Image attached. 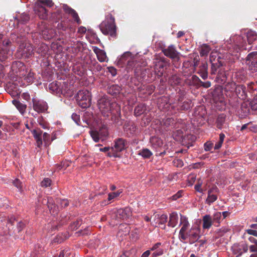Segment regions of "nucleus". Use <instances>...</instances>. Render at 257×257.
<instances>
[{
  "instance_id": "6ab92c4d",
  "label": "nucleus",
  "mask_w": 257,
  "mask_h": 257,
  "mask_svg": "<svg viewBox=\"0 0 257 257\" xmlns=\"http://www.w3.org/2000/svg\"><path fill=\"white\" fill-rule=\"evenodd\" d=\"M180 225L181 226V229L179 231V235H181L182 233L187 231L190 226V223L188 220L186 216L181 215H180Z\"/></svg>"
},
{
  "instance_id": "052dcab7",
  "label": "nucleus",
  "mask_w": 257,
  "mask_h": 257,
  "mask_svg": "<svg viewBox=\"0 0 257 257\" xmlns=\"http://www.w3.org/2000/svg\"><path fill=\"white\" fill-rule=\"evenodd\" d=\"M86 28L84 27H82V26L79 27L78 29V33H81V34H84L86 32Z\"/></svg>"
},
{
  "instance_id": "338daca9",
  "label": "nucleus",
  "mask_w": 257,
  "mask_h": 257,
  "mask_svg": "<svg viewBox=\"0 0 257 257\" xmlns=\"http://www.w3.org/2000/svg\"><path fill=\"white\" fill-rule=\"evenodd\" d=\"M161 245V243H159V242H158L157 243H156L155 244H154L153 247L151 248V250H155L157 248H158L159 247V246Z\"/></svg>"
},
{
  "instance_id": "7ed1b4c3",
  "label": "nucleus",
  "mask_w": 257,
  "mask_h": 257,
  "mask_svg": "<svg viewBox=\"0 0 257 257\" xmlns=\"http://www.w3.org/2000/svg\"><path fill=\"white\" fill-rule=\"evenodd\" d=\"M200 233V228L197 226H193L190 229H188L181 235H179V238L181 241H187L190 244H192L199 239Z\"/></svg>"
},
{
  "instance_id": "412c9836",
  "label": "nucleus",
  "mask_w": 257,
  "mask_h": 257,
  "mask_svg": "<svg viewBox=\"0 0 257 257\" xmlns=\"http://www.w3.org/2000/svg\"><path fill=\"white\" fill-rule=\"evenodd\" d=\"M33 108L39 113L43 112L47 109V105L44 102L35 101H33Z\"/></svg>"
},
{
  "instance_id": "a19ab883",
  "label": "nucleus",
  "mask_w": 257,
  "mask_h": 257,
  "mask_svg": "<svg viewBox=\"0 0 257 257\" xmlns=\"http://www.w3.org/2000/svg\"><path fill=\"white\" fill-rule=\"evenodd\" d=\"M51 185V180L48 178H44L41 183V185L43 187H48Z\"/></svg>"
},
{
  "instance_id": "ddd939ff",
  "label": "nucleus",
  "mask_w": 257,
  "mask_h": 257,
  "mask_svg": "<svg viewBox=\"0 0 257 257\" xmlns=\"http://www.w3.org/2000/svg\"><path fill=\"white\" fill-rule=\"evenodd\" d=\"M218 189L216 186H213L210 188L207 192V197L205 200V203L210 205L217 199V194Z\"/></svg>"
},
{
  "instance_id": "e433bc0d",
  "label": "nucleus",
  "mask_w": 257,
  "mask_h": 257,
  "mask_svg": "<svg viewBox=\"0 0 257 257\" xmlns=\"http://www.w3.org/2000/svg\"><path fill=\"white\" fill-rule=\"evenodd\" d=\"M57 203L59 204L60 207L63 208L69 205V201L67 199H57Z\"/></svg>"
},
{
  "instance_id": "423d86ee",
  "label": "nucleus",
  "mask_w": 257,
  "mask_h": 257,
  "mask_svg": "<svg viewBox=\"0 0 257 257\" xmlns=\"http://www.w3.org/2000/svg\"><path fill=\"white\" fill-rule=\"evenodd\" d=\"M131 214V210L128 207L120 208L115 211L111 216L113 225H117L121 220L128 218Z\"/></svg>"
},
{
  "instance_id": "6e6d98bb",
  "label": "nucleus",
  "mask_w": 257,
  "mask_h": 257,
  "mask_svg": "<svg viewBox=\"0 0 257 257\" xmlns=\"http://www.w3.org/2000/svg\"><path fill=\"white\" fill-rule=\"evenodd\" d=\"M182 196V191H178L175 195L172 196V200H176Z\"/></svg>"
},
{
  "instance_id": "a18cd8bd",
  "label": "nucleus",
  "mask_w": 257,
  "mask_h": 257,
  "mask_svg": "<svg viewBox=\"0 0 257 257\" xmlns=\"http://www.w3.org/2000/svg\"><path fill=\"white\" fill-rule=\"evenodd\" d=\"M20 19H21V21L23 23H26V22H27L29 20L30 17L28 14H23L21 15Z\"/></svg>"
},
{
  "instance_id": "0e129e2a",
  "label": "nucleus",
  "mask_w": 257,
  "mask_h": 257,
  "mask_svg": "<svg viewBox=\"0 0 257 257\" xmlns=\"http://www.w3.org/2000/svg\"><path fill=\"white\" fill-rule=\"evenodd\" d=\"M58 27L59 29H62L63 30H65L66 29L67 26H63L62 23L59 24L58 25Z\"/></svg>"
},
{
  "instance_id": "1a4fd4ad",
  "label": "nucleus",
  "mask_w": 257,
  "mask_h": 257,
  "mask_svg": "<svg viewBox=\"0 0 257 257\" xmlns=\"http://www.w3.org/2000/svg\"><path fill=\"white\" fill-rule=\"evenodd\" d=\"M230 87L232 89V90H230L232 91L233 90H234L236 95L239 98L244 99L245 98V88L243 85H236L235 83H228L227 85H226L225 89H229Z\"/></svg>"
},
{
  "instance_id": "4468645a",
  "label": "nucleus",
  "mask_w": 257,
  "mask_h": 257,
  "mask_svg": "<svg viewBox=\"0 0 257 257\" xmlns=\"http://www.w3.org/2000/svg\"><path fill=\"white\" fill-rule=\"evenodd\" d=\"M33 48L30 43H23L20 46L18 51L22 56L29 57L33 54Z\"/></svg>"
},
{
  "instance_id": "8fccbe9b",
  "label": "nucleus",
  "mask_w": 257,
  "mask_h": 257,
  "mask_svg": "<svg viewBox=\"0 0 257 257\" xmlns=\"http://www.w3.org/2000/svg\"><path fill=\"white\" fill-rule=\"evenodd\" d=\"M217 78H220L221 82H224L226 80V75L223 72H219L218 74Z\"/></svg>"
},
{
  "instance_id": "9d476101",
  "label": "nucleus",
  "mask_w": 257,
  "mask_h": 257,
  "mask_svg": "<svg viewBox=\"0 0 257 257\" xmlns=\"http://www.w3.org/2000/svg\"><path fill=\"white\" fill-rule=\"evenodd\" d=\"M169 65V62L164 58L158 60L156 63L155 68V73L157 76L159 77L162 76L165 72V67Z\"/></svg>"
},
{
  "instance_id": "0eeeda50",
  "label": "nucleus",
  "mask_w": 257,
  "mask_h": 257,
  "mask_svg": "<svg viewBox=\"0 0 257 257\" xmlns=\"http://www.w3.org/2000/svg\"><path fill=\"white\" fill-rule=\"evenodd\" d=\"M126 145L127 143L123 139L118 138L116 139L114 141V146L111 147V151H109L108 153V156L115 158L119 157L118 153L124 150Z\"/></svg>"
},
{
  "instance_id": "49530a36",
  "label": "nucleus",
  "mask_w": 257,
  "mask_h": 257,
  "mask_svg": "<svg viewBox=\"0 0 257 257\" xmlns=\"http://www.w3.org/2000/svg\"><path fill=\"white\" fill-rule=\"evenodd\" d=\"M13 184L20 190H21L22 188V183L18 179H16L13 181Z\"/></svg>"
},
{
  "instance_id": "13d9d810",
  "label": "nucleus",
  "mask_w": 257,
  "mask_h": 257,
  "mask_svg": "<svg viewBox=\"0 0 257 257\" xmlns=\"http://www.w3.org/2000/svg\"><path fill=\"white\" fill-rule=\"evenodd\" d=\"M99 151L103 152H107L111 151V147H104L103 148H100Z\"/></svg>"
},
{
  "instance_id": "72a5a7b5",
  "label": "nucleus",
  "mask_w": 257,
  "mask_h": 257,
  "mask_svg": "<svg viewBox=\"0 0 257 257\" xmlns=\"http://www.w3.org/2000/svg\"><path fill=\"white\" fill-rule=\"evenodd\" d=\"M139 155L144 158H149L152 155V153L148 149H143L140 151Z\"/></svg>"
},
{
  "instance_id": "dca6fc26",
  "label": "nucleus",
  "mask_w": 257,
  "mask_h": 257,
  "mask_svg": "<svg viewBox=\"0 0 257 257\" xmlns=\"http://www.w3.org/2000/svg\"><path fill=\"white\" fill-rule=\"evenodd\" d=\"M247 60L251 61L249 65V69L253 72L257 71V52H253L248 55Z\"/></svg>"
},
{
  "instance_id": "6e6552de",
  "label": "nucleus",
  "mask_w": 257,
  "mask_h": 257,
  "mask_svg": "<svg viewBox=\"0 0 257 257\" xmlns=\"http://www.w3.org/2000/svg\"><path fill=\"white\" fill-rule=\"evenodd\" d=\"M90 92L87 90H82L78 91L77 94V100L79 105L82 108L88 107L91 104Z\"/></svg>"
},
{
  "instance_id": "473e14b6",
  "label": "nucleus",
  "mask_w": 257,
  "mask_h": 257,
  "mask_svg": "<svg viewBox=\"0 0 257 257\" xmlns=\"http://www.w3.org/2000/svg\"><path fill=\"white\" fill-rule=\"evenodd\" d=\"M210 50L209 46L206 44L203 45L202 46L200 51V56L202 57L207 56Z\"/></svg>"
},
{
  "instance_id": "b1692460",
  "label": "nucleus",
  "mask_w": 257,
  "mask_h": 257,
  "mask_svg": "<svg viewBox=\"0 0 257 257\" xmlns=\"http://www.w3.org/2000/svg\"><path fill=\"white\" fill-rule=\"evenodd\" d=\"M203 228L209 229L212 224V218L209 215H205L203 217Z\"/></svg>"
},
{
  "instance_id": "f257e3e1",
  "label": "nucleus",
  "mask_w": 257,
  "mask_h": 257,
  "mask_svg": "<svg viewBox=\"0 0 257 257\" xmlns=\"http://www.w3.org/2000/svg\"><path fill=\"white\" fill-rule=\"evenodd\" d=\"M99 28L104 35H109L113 38L116 37L115 19L112 14H108L106 16L105 19L100 24Z\"/></svg>"
},
{
  "instance_id": "c85d7f7f",
  "label": "nucleus",
  "mask_w": 257,
  "mask_h": 257,
  "mask_svg": "<svg viewBox=\"0 0 257 257\" xmlns=\"http://www.w3.org/2000/svg\"><path fill=\"white\" fill-rule=\"evenodd\" d=\"M150 142L152 146L156 149L161 147L163 145L162 140L161 139L155 137H153L151 138Z\"/></svg>"
},
{
  "instance_id": "c03bdc74",
  "label": "nucleus",
  "mask_w": 257,
  "mask_h": 257,
  "mask_svg": "<svg viewBox=\"0 0 257 257\" xmlns=\"http://www.w3.org/2000/svg\"><path fill=\"white\" fill-rule=\"evenodd\" d=\"M72 119L78 125L80 124V116L75 113H73L71 116Z\"/></svg>"
},
{
  "instance_id": "ea45409f",
  "label": "nucleus",
  "mask_w": 257,
  "mask_h": 257,
  "mask_svg": "<svg viewBox=\"0 0 257 257\" xmlns=\"http://www.w3.org/2000/svg\"><path fill=\"white\" fill-rule=\"evenodd\" d=\"M169 82L171 85H176L180 83V79L176 75H173L169 79Z\"/></svg>"
},
{
  "instance_id": "e2e57ef3",
  "label": "nucleus",
  "mask_w": 257,
  "mask_h": 257,
  "mask_svg": "<svg viewBox=\"0 0 257 257\" xmlns=\"http://www.w3.org/2000/svg\"><path fill=\"white\" fill-rule=\"evenodd\" d=\"M224 138L225 135L222 133L220 134L219 135V141L218 142L222 144L224 141Z\"/></svg>"
},
{
  "instance_id": "4be33fe9",
  "label": "nucleus",
  "mask_w": 257,
  "mask_h": 257,
  "mask_svg": "<svg viewBox=\"0 0 257 257\" xmlns=\"http://www.w3.org/2000/svg\"><path fill=\"white\" fill-rule=\"evenodd\" d=\"M53 202L54 201L51 197L48 198V207L49 208L50 212L52 215H55L59 212V207L55 205Z\"/></svg>"
},
{
  "instance_id": "774afa93",
  "label": "nucleus",
  "mask_w": 257,
  "mask_h": 257,
  "mask_svg": "<svg viewBox=\"0 0 257 257\" xmlns=\"http://www.w3.org/2000/svg\"><path fill=\"white\" fill-rule=\"evenodd\" d=\"M150 254V250L145 251L142 255V257H148Z\"/></svg>"
},
{
  "instance_id": "20e7f679",
  "label": "nucleus",
  "mask_w": 257,
  "mask_h": 257,
  "mask_svg": "<svg viewBox=\"0 0 257 257\" xmlns=\"http://www.w3.org/2000/svg\"><path fill=\"white\" fill-rule=\"evenodd\" d=\"M33 137L36 141V146L39 148H41L43 145L42 138L44 143V145L46 147L49 146L51 142L54 139V138L50 139V135L47 133H44L42 136V131L40 128H36L31 131Z\"/></svg>"
},
{
  "instance_id": "2eb2a0df",
  "label": "nucleus",
  "mask_w": 257,
  "mask_h": 257,
  "mask_svg": "<svg viewBox=\"0 0 257 257\" xmlns=\"http://www.w3.org/2000/svg\"><path fill=\"white\" fill-rule=\"evenodd\" d=\"M34 11L40 19L45 20L48 17V14L46 9L39 3H35Z\"/></svg>"
},
{
  "instance_id": "5701e85b",
  "label": "nucleus",
  "mask_w": 257,
  "mask_h": 257,
  "mask_svg": "<svg viewBox=\"0 0 257 257\" xmlns=\"http://www.w3.org/2000/svg\"><path fill=\"white\" fill-rule=\"evenodd\" d=\"M178 216L177 213L173 212L170 215L168 225L172 227H174L178 223Z\"/></svg>"
},
{
  "instance_id": "bb28decb",
  "label": "nucleus",
  "mask_w": 257,
  "mask_h": 257,
  "mask_svg": "<svg viewBox=\"0 0 257 257\" xmlns=\"http://www.w3.org/2000/svg\"><path fill=\"white\" fill-rule=\"evenodd\" d=\"M121 90L120 87L118 85H112L108 87V93L112 95H117L119 93Z\"/></svg>"
},
{
  "instance_id": "f3484780",
  "label": "nucleus",
  "mask_w": 257,
  "mask_h": 257,
  "mask_svg": "<svg viewBox=\"0 0 257 257\" xmlns=\"http://www.w3.org/2000/svg\"><path fill=\"white\" fill-rule=\"evenodd\" d=\"M62 8L64 12L70 15L77 24H80L81 23V20L79 18L78 15L74 10L69 7L67 5H63Z\"/></svg>"
},
{
  "instance_id": "a878e982",
  "label": "nucleus",
  "mask_w": 257,
  "mask_h": 257,
  "mask_svg": "<svg viewBox=\"0 0 257 257\" xmlns=\"http://www.w3.org/2000/svg\"><path fill=\"white\" fill-rule=\"evenodd\" d=\"M248 240L252 243L249 246V250L250 252L257 253V239L254 237L250 236Z\"/></svg>"
},
{
  "instance_id": "c9c22d12",
  "label": "nucleus",
  "mask_w": 257,
  "mask_h": 257,
  "mask_svg": "<svg viewBox=\"0 0 257 257\" xmlns=\"http://www.w3.org/2000/svg\"><path fill=\"white\" fill-rule=\"evenodd\" d=\"M225 116H224L223 115H219L216 121L217 127L219 129H221L223 124L225 122Z\"/></svg>"
},
{
  "instance_id": "4d7b16f0",
  "label": "nucleus",
  "mask_w": 257,
  "mask_h": 257,
  "mask_svg": "<svg viewBox=\"0 0 257 257\" xmlns=\"http://www.w3.org/2000/svg\"><path fill=\"white\" fill-rule=\"evenodd\" d=\"M155 87L153 85L147 86V90L148 91V94H151L154 90Z\"/></svg>"
},
{
  "instance_id": "a211bd4d",
  "label": "nucleus",
  "mask_w": 257,
  "mask_h": 257,
  "mask_svg": "<svg viewBox=\"0 0 257 257\" xmlns=\"http://www.w3.org/2000/svg\"><path fill=\"white\" fill-rule=\"evenodd\" d=\"M164 54L171 59L178 58L179 53L173 46H169L167 48L163 50Z\"/></svg>"
},
{
  "instance_id": "393cba45",
  "label": "nucleus",
  "mask_w": 257,
  "mask_h": 257,
  "mask_svg": "<svg viewBox=\"0 0 257 257\" xmlns=\"http://www.w3.org/2000/svg\"><path fill=\"white\" fill-rule=\"evenodd\" d=\"M147 108L145 104H139L135 107L134 113L136 116H139L145 112Z\"/></svg>"
},
{
  "instance_id": "f8f14e48",
  "label": "nucleus",
  "mask_w": 257,
  "mask_h": 257,
  "mask_svg": "<svg viewBox=\"0 0 257 257\" xmlns=\"http://www.w3.org/2000/svg\"><path fill=\"white\" fill-rule=\"evenodd\" d=\"M16 224L18 232L21 231L25 227V223L22 221H18L15 217H11L8 220L7 226L9 230V232L14 228V226Z\"/></svg>"
},
{
  "instance_id": "37998d69",
  "label": "nucleus",
  "mask_w": 257,
  "mask_h": 257,
  "mask_svg": "<svg viewBox=\"0 0 257 257\" xmlns=\"http://www.w3.org/2000/svg\"><path fill=\"white\" fill-rule=\"evenodd\" d=\"M221 213L220 212H216L213 215V220L214 221L219 222L221 218Z\"/></svg>"
},
{
  "instance_id": "bf43d9fd",
  "label": "nucleus",
  "mask_w": 257,
  "mask_h": 257,
  "mask_svg": "<svg viewBox=\"0 0 257 257\" xmlns=\"http://www.w3.org/2000/svg\"><path fill=\"white\" fill-rule=\"evenodd\" d=\"M201 184L200 183H198V184H196L195 185V189L196 191L199 192H202L203 190L201 188Z\"/></svg>"
},
{
  "instance_id": "58836bf2",
  "label": "nucleus",
  "mask_w": 257,
  "mask_h": 257,
  "mask_svg": "<svg viewBox=\"0 0 257 257\" xmlns=\"http://www.w3.org/2000/svg\"><path fill=\"white\" fill-rule=\"evenodd\" d=\"M36 3H39L41 5L43 4L49 7H52L53 5V3L51 0H37Z\"/></svg>"
},
{
  "instance_id": "39448f33",
  "label": "nucleus",
  "mask_w": 257,
  "mask_h": 257,
  "mask_svg": "<svg viewBox=\"0 0 257 257\" xmlns=\"http://www.w3.org/2000/svg\"><path fill=\"white\" fill-rule=\"evenodd\" d=\"M117 104L110 101L105 96L100 98L98 101V106L101 113L106 116H109L112 109L117 107Z\"/></svg>"
},
{
  "instance_id": "7c9ffc66",
  "label": "nucleus",
  "mask_w": 257,
  "mask_h": 257,
  "mask_svg": "<svg viewBox=\"0 0 257 257\" xmlns=\"http://www.w3.org/2000/svg\"><path fill=\"white\" fill-rule=\"evenodd\" d=\"M99 135H100V138L101 139V142H103L105 140L106 138L108 135V131L107 127L105 126H101L98 131Z\"/></svg>"
},
{
  "instance_id": "2f4dec72",
  "label": "nucleus",
  "mask_w": 257,
  "mask_h": 257,
  "mask_svg": "<svg viewBox=\"0 0 257 257\" xmlns=\"http://www.w3.org/2000/svg\"><path fill=\"white\" fill-rule=\"evenodd\" d=\"M89 134L92 139L95 143L100 141L101 142V139L100 138V135L97 130H91L89 132Z\"/></svg>"
},
{
  "instance_id": "864d4df0",
  "label": "nucleus",
  "mask_w": 257,
  "mask_h": 257,
  "mask_svg": "<svg viewBox=\"0 0 257 257\" xmlns=\"http://www.w3.org/2000/svg\"><path fill=\"white\" fill-rule=\"evenodd\" d=\"M200 84L202 86L206 88H209L211 86V83L210 81L203 82L200 81Z\"/></svg>"
},
{
  "instance_id": "4c0bfd02",
  "label": "nucleus",
  "mask_w": 257,
  "mask_h": 257,
  "mask_svg": "<svg viewBox=\"0 0 257 257\" xmlns=\"http://www.w3.org/2000/svg\"><path fill=\"white\" fill-rule=\"evenodd\" d=\"M122 193V190L121 189L117 190L115 192H113L109 193L108 194V200H111L117 197H118L121 193Z\"/></svg>"
},
{
  "instance_id": "9b49d317",
  "label": "nucleus",
  "mask_w": 257,
  "mask_h": 257,
  "mask_svg": "<svg viewBox=\"0 0 257 257\" xmlns=\"http://www.w3.org/2000/svg\"><path fill=\"white\" fill-rule=\"evenodd\" d=\"M167 215L166 214L161 215L155 214L153 216L154 220L151 222V224L156 227L165 228V223L167 222Z\"/></svg>"
},
{
  "instance_id": "cd10ccee",
  "label": "nucleus",
  "mask_w": 257,
  "mask_h": 257,
  "mask_svg": "<svg viewBox=\"0 0 257 257\" xmlns=\"http://www.w3.org/2000/svg\"><path fill=\"white\" fill-rule=\"evenodd\" d=\"M12 102L21 113L24 114L25 113L27 108V105L26 104H23L17 100H13Z\"/></svg>"
},
{
  "instance_id": "c756f323",
  "label": "nucleus",
  "mask_w": 257,
  "mask_h": 257,
  "mask_svg": "<svg viewBox=\"0 0 257 257\" xmlns=\"http://www.w3.org/2000/svg\"><path fill=\"white\" fill-rule=\"evenodd\" d=\"M246 37L248 43L251 44L257 39V34L255 32L250 30L247 32Z\"/></svg>"
},
{
  "instance_id": "de8ad7c7",
  "label": "nucleus",
  "mask_w": 257,
  "mask_h": 257,
  "mask_svg": "<svg viewBox=\"0 0 257 257\" xmlns=\"http://www.w3.org/2000/svg\"><path fill=\"white\" fill-rule=\"evenodd\" d=\"M191 103L189 101H184V104L182 106V109L187 110L190 108Z\"/></svg>"
},
{
  "instance_id": "79ce46f5",
  "label": "nucleus",
  "mask_w": 257,
  "mask_h": 257,
  "mask_svg": "<svg viewBox=\"0 0 257 257\" xmlns=\"http://www.w3.org/2000/svg\"><path fill=\"white\" fill-rule=\"evenodd\" d=\"M7 58V52L5 49H0V61L5 60Z\"/></svg>"
},
{
  "instance_id": "680f3d73",
  "label": "nucleus",
  "mask_w": 257,
  "mask_h": 257,
  "mask_svg": "<svg viewBox=\"0 0 257 257\" xmlns=\"http://www.w3.org/2000/svg\"><path fill=\"white\" fill-rule=\"evenodd\" d=\"M22 97L24 99L26 100H28L30 99V96L28 93H24L22 94Z\"/></svg>"
},
{
  "instance_id": "09e8293b",
  "label": "nucleus",
  "mask_w": 257,
  "mask_h": 257,
  "mask_svg": "<svg viewBox=\"0 0 257 257\" xmlns=\"http://www.w3.org/2000/svg\"><path fill=\"white\" fill-rule=\"evenodd\" d=\"M64 239L65 238L62 236L58 235L54 238L53 241L54 242L61 243L64 240Z\"/></svg>"
},
{
  "instance_id": "5fc2aeb1",
  "label": "nucleus",
  "mask_w": 257,
  "mask_h": 257,
  "mask_svg": "<svg viewBox=\"0 0 257 257\" xmlns=\"http://www.w3.org/2000/svg\"><path fill=\"white\" fill-rule=\"evenodd\" d=\"M213 146L212 143H206L204 144V149L206 151H209L211 150Z\"/></svg>"
},
{
  "instance_id": "aec40b11",
  "label": "nucleus",
  "mask_w": 257,
  "mask_h": 257,
  "mask_svg": "<svg viewBox=\"0 0 257 257\" xmlns=\"http://www.w3.org/2000/svg\"><path fill=\"white\" fill-rule=\"evenodd\" d=\"M92 50L97 56L98 60L101 62H105L107 59L106 53L96 46L92 47Z\"/></svg>"
},
{
  "instance_id": "3c124183",
  "label": "nucleus",
  "mask_w": 257,
  "mask_h": 257,
  "mask_svg": "<svg viewBox=\"0 0 257 257\" xmlns=\"http://www.w3.org/2000/svg\"><path fill=\"white\" fill-rule=\"evenodd\" d=\"M246 232L248 234L257 237V230L255 229H248L246 230Z\"/></svg>"
},
{
  "instance_id": "f03ea898",
  "label": "nucleus",
  "mask_w": 257,
  "mask_h": 257,
  "mask_svg": "<svg viewBox=\"0 0 257 257\" xmlns=\"http://www.w3.org/2000/svg\"><path fill=\"white\" fill-rule=\"evenodd\" d=\"M12 68L13 70L18 68V70H16L17 75L23 78L28 83H31L34 80V73L31 72L26 66L21 62H17L13 64Z\"/></svg>"
},
{
  "instance_id": "f704fd0d",
  "label": "nucleus",
  "mask_w": 257,
  "mask_h": 257,
  "mask_svg": "<svg viewBox=\"0 0 257 257\" xmlns=\"http://www.w3.org/2000/svg\"><path fill=\"white\" fill-rule=\"evenodd\" d=\"M88 58L90 60V62H89L88 61H86V63L89 65V67L90 69H92V66H96L97 69H100L101 66L98 64V63L96 62V61L94 59L93 60L91 59V58L90 56H88Z\"/></svg>"
},
{
  "instance_id": "603ef678",
  "label": "nucleus",
  "mask_w": 257,
  "mask_h": 257,
  "mask_svg": "<svg viewBox=\"0 0 257 257\" xmlns=\"http://www.w3.org/2000/svg\"><path fill=\"white\" fill-rule=\"evenodd\" d=\"M250 105L252 109L257 110V100L254 99L250 102Z\"/></svg>"
},
{
  "instance_id": "69168bd1",
  "label": "nucleus",
  "mask_w": 257,
  "mask_h": 257,
  "mask_svg": "<svg viewBox=\"0 0 257 257\" xmlns=\"http://www.w3.org/2000/svg\"><path fill=\"white\" fill-rule=\"evenodd\" d=\"M162 254H163V250H158V251L154 252L153 254L154 256H157V255H162Z\"/></svg>"
}]
</instances>
